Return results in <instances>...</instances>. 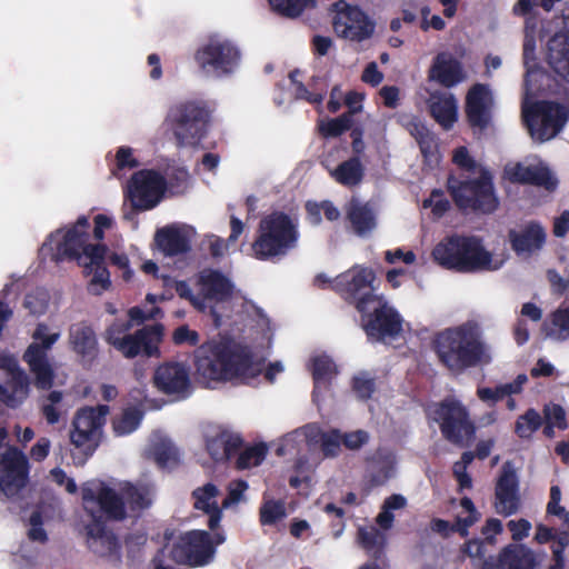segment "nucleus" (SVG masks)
Wrapping results in <instances>:
<instances>
[{"label":"nucleus","mask_w":569,"mask_h":569,"mask_svg":"<svg viewBox=\"0 0 569 569\" xmlns=\"http://www.w3.org/2000/svg\"><path fill=\"white\" fill-rule=\"evenodd\" d=\"M431 347L438 362L452 376L492 361L490 347L483 341L478 325L471 321L437 332Z\"/></svg>","instance_id":"nucleus-1"},{"label":"nucleus","mask_w":569,"mask_h":569,"mask_svg":"<svg viewBox=\"0 0 569 569\" xmlns=\"http://www.w3.org/2000/svg\"><path fill=\"white\" fill-rule=\"evenodd\" d=\"M194 366L199 376L216 381H247L261 372L248 347L231 339L209 340L194 351Z\"/></svg>","instance_id":"nucleus-2"},{"label":"nucleus","mask_w":569,"mask_h":569,"mask_svg":"<svg viewBox=\"0 0 569 569\" xmlns=\"http://www.w3.org/2000/svg\"><path fill=\"white\" fill-rule=\"evenodd\" d=\"M298 222L283 211L274 210L263 216L251 243L252 257L260 261H273L287 256L298 244Z\"/></svg>","instance_id":"nucleus-3"},{"label":"nucleus","mask_w":569,"mask_h":569,"mask_svg":"<svg viewBox=\"0 0 569 569\" xmlns=\"http://www.w3.org/2000/svg\"><path fill=\"white\" fill-rule=\"evenodd\" d=\"M431 254L442 268L461 273L489 270L492 262L491 253L475 236H448L436 244Z\"/></svg>","instance_id":"nucleus-4"},{"label":"nucleus","mask_w":569,"mask_h":569,"mask_svg":"<svg viewBox=\"0 0 569 569\" xmlns=\"http://www.w3.org/2000/svg\"><path fill=\"white\" fill-rule=\"evenodd\" d=\"M211 112L206 100H182L169 108L164 124L172 131L178 147L194 146L204 138Z\"/></svg>","instance_id":"nucleus-5"},{"label":"nucleus","mask_w":569,"mask_h":569,"mask_svg":"<svg viewBox=\"0 0 569 569\" xmlns=\"http://www.w3.org/2000/svg\"><path fill=\"white\" fill-rule=\"evenodd\" d=\"M447 189L457 208L463 212L491 214L499 207L492 174L487 169H481L476 179L460 180L449 176Z\"/></svg>","instance_id":"nucleus-6"},{"label":"nucleus","mask_w":569,"mask_h":569,"mask_svg":"<svg viewBox=\"0 0 569 569\" xmlns=\"http://www.w3.org/2000/svg\"><path fill=\"white\" fill-rule=\"evenodd\" d=\"M431 419L438 423L442 437L458 447H467L476 436V426L468 408L456 397L448 396L430 408Z\"/></svg>","instance_id":"nucleus-7"},{"label":"nucleus","mask_w":569,"mask_h":569,"mask_svg":"<svg viewBox=\"0 0 569 569\" xmlns=\"http://www.w3.org/2000/svg\"><path fill=\"white\" fill-rule=\"evenodd\" d=\"M32 342L22 355L23 362L28 366L33 377V386L38 390L48 391L54 385L56 370L49 358V351L60 339V332H49V326L39 322L32 335Z\"/></svg>","instance_id":"nucleus-8"},{"label":"nucleus","mask_w":569,"mask_h":569,"mask_svg":"<svg viewBox=\"0 0 569 569\" xmlns=\"http://www.w3.org/2000/svg\"><path fill=\"white\" fill-rule=\"evenodd\" d=\"M376 281L372 268L355 264L333 279L332 290L357 311H366L367 306L381 295Z\"/></svg>","instance_id":"nucleus-9"},{"label":"nucleus","mask_w":569,"mask_h":569,"mask_svg":"<svg viewBox=\"0 0 569 569\" xmlns=\"http://www.w3.org/2000/svg\"><path fill=\"white\" fill-rule=\"evenodd\" d=\"M190 530L181 535L170 549V558L177 565L191 568L209 565L216 555L217 546L226 540L221 531Z\"/></svg>","instance_id":"nucleus-10"},{"label":"nucleus","mask_w":569,"mask_h":569,"mask_svg":"<svg viewBox=\"0 0 569 569\" xmlns=\"http://www.w3.org/2000/svg\"><path fill=\"white\" fill-rule=\"evenodd\" d=\"M193 59L203 74L224 78L238 68L241 52L231 40L214 34L196 49Z\"/></svg>","instance_id":"nucleus-11"},{"label":"nucleus","mask_w":569,"mask_h":569,"mask_svg":"<svg viewBox=\"0 0 569 569\" xmlns=\"http://www.w3.org/2000/svg\"><path fill=\"white\" fill-rule=\"evenodd\" d=\"M29 481V462L24 453L16 447H9L0 456V500L9 503L7 509L17 512L13 502L21 499V491Z\"/></svg>","instance_id":"nucleus-12"},{"label":"nucleus","mask_w":569,"mask_h":569,"mask_svg":"<svg viewBox=\"0 0 569 569\" xmlns=\"http://www.w3.org/2000/svg\"><path fill=\"white\" fill-rule=\"evenodd\" d=\"M523 120L531 137L545 142L562 131L569 120V106L552 100L537 101L523 111Z\"/></svg>","instance_id":"nucleus-13"},{"label":"nucleus","mask_w":569,"mask_h":569,"mask_svg":"<svg viewBox=\"0 0 569 569\" xmlns=\"http://www.w3.org/2000/svg\"><path fill=\"white\" fill-rule=\"evenodd\" d=\"M369 341H383L386 338H396L402 331L403 319L392 307L385 295H380L375 302L367 306L366 311H358Z\"/></svg>","instance_id":"nucleus-14"},{"label":"nucleus","mask_w":569,"mask_h":569,"mask_svg":"<svg viewBox=\"0 0 569 569\" xmlns=\"http://www.w3.org/2000/svg\"><path fill=\"white\" fill-rule=\"evenodd\" d=\"M167 189L166 178L157 170L142 169L134 172L128 183V198L133 209H153Z\"/></svg>","instance_id":"nucleus-15"},{"label":"nucleus","mask_w":569,"mask_h":569,"mask_svg":"<svg viewBox=\"0 0 569 569\" xmlns=\"http://www.w3.org/2000/svg\"><path fill=\"white\" fill-rule=\"evenodd\" d=\"M108 412L109 407L107 405L83 407L77 411L72 420L70 441L76 448L81 449L86 456H91L96 450V437L104 425Z\"/></svg>","instance_id":"nucleus-16"},{"label":"nucleus","mask_w":569,"mask_h":569,"mask_svg":"<svg viewBox=\"0 0 569 569\" xmlns=\"http://www.w3.org/2000/svg\"><path fill=\"white\" fill-rule=\"evenodd\" d=\"M331 11L335 12L332 27L338 37L361 41L372 36L375 26L359 7L338 0L331 4Z\"/></svg>","instance_id":"nucleus-17"},{"label":"nucleus","mask_w":569,"mask_h":569,"mask_svg":"<svg viewBox=\"0 0 569 569\" xmlns=\"http://www.w3.org/2000/svg\"><path fill=\"white\" fill-rule=\"evenodd\" d=\"M164 327L161 323L143 326L130 333L122 341H118L117 351L126 359L159 358L160 343L163 339Z\"/></svg>","instance_id":"nucleus-18"},{"label":"nucleus","mask_w":569,"mask_h":569,"mask_svg":"<svg viewBox=\"0 0 569 569\" xmlns=\"http://www.w3.org/2000/svg\"><path fill=\"white\" fill-rule=\"evenodd\" d=\"M154 388L167 396L182 400L192 392L190 369L182 362L166 361L160 363L152 376Z\"/></svg>","instance_id":"nucleus-19"},{"label":"nucleus","mask_w":569,"mask_h":569,"mask_svg":"<svg viewBox=\"0 0 569 569\" xmlns=\"http://www.w3.org/2000/svg\"><path fill=\"white\" fill-rule=\"evenodd\" d=\"M81 495L83 502L97 503L107 519L122 521L127 518L126 502L122 493L119 495L104 482H88L83 485Z\"/></svg>","instance_id":"nucleus-20"},{"label":"nucleus","mask_w":569,"mask_h":569,"mask_svg":"<svg viewBox=\"0 0 569 569\" xmlns=\"http://www.w3.org/2000/svg\"><path fill=\"white\" fill-rule=\"evenodd\" d=\"M493 99L488 86L473 84L467 92L465 113L471 129L483 131L492 122Z\"/></svg>","instance_id":"nucleus-21"},{"label":"nucleus","mask_w":569,"mask_h":569,"mask_svg":"<svg viewBox=\"0 0 569 569\" xmlns=\"http://www.w3.org/2000/svg\"><path fill=\"white\" fill-rule=\"evenodd\" d=\"M495 507L505 517L515 515L520 508L519 479L510 461H506L500 470L495 489Z\"/></svg>","instance_id":"nucleus-22"},{"label":"nucleus","mask_w":569,"mask_h":569,"mask_svg":"<svg viewBox=\"0 0 569 569\" xmlns=\"http://www.w3.org/2000/svg\"><path fill=\"white\" fill-rule=\"evenodd\" d=\"M90 223L86 216H80L77 221L67 229L62 241L57 246L53 254L56 262L68 260H80L82 252L90 239Z\"/></svg>","instance_id":"nucleus-23"},{"label":"nucleus","mask_w":569,"mask_h":569,"mask_svg":"<svg viewBox=\"0 0 569 569\" xmlns=\"http://www.w3.org/2000/svg\"><path fill=\"white\" fill-rule=\"evenodd\" d=\"M68 342L70 349L83 363L91 365L98 358V337L92 326L87 321H80L70 326Z\"/></svg>","instance_id":"nucleus-24"},{"label":"nucleus","mask_w":569,"mask_h":569,"mask_svg":"<svg viewBox=\"0 0 569 569\" xmlns=\"http://www.w3.org/2000/svg\"><path fill=\"white\" fill-rule=\"evenodd\" d=\"M89 549L100 557L112 556L120 549L118 537L107 528L101 517L92 515L86 526Z\"/></svg>","instance_id":"nucleus-25"},{"label":"nucleus","mask_w":569,"mask_h":569,"mask_svg":"<svg viewBox=\"0 0 569 569\" xmlns=\"http://www.w3.org/2000/svg\"><path fill=\"white\" fill-rule=\"evenodd\" d=\"M508 238L512 250L518 256L532 254L543 247L547 233L538 221H530L520 230H509Z\"/></svg>","instance_id":"nucleus-26"},{"label":"nucleus","mask_w":569,"mask_h":569,"mask_svg":"<svg viewBox=\"0 0 569 569\" xmlns=\"http://www.w3.org/2000/svg\"><path fill=\"white\" fill-rule=\"evenodd\" d=\"M200 296L203 302H223L232 296L233 286L231 281L219 270H203L198 280Z\"/></svg>","instance_id":"nucleus-27"},{"label":"nucleus","mask_w":569,"mask_h":569,"mask_svg":"<svg viewBox=\"0 0 569 569\" xmlns=\"http://www.w3.org/2000/svg\"><path fill=\"white\" fill-rule=\"evenodd\" d=\"M429 79L445 88H452L465 79L462 66L449 52H439L430 67Z\"/></svg>","instance_id":"nucleus-28"},{"label":"nucleus","mask_w":569,"mask_h":569,"mask_svg":"<svg viewBox=\"0 0 569 569\" xmlns=\"http://www.w3.org/2000/svg\"><path fill=\"white\" fill-rule=\"evenodd\" d=\"M242 446V437L224 428H218V430L212 436L207 437L206 440L207 451L217 462L231 459L240 451Z\"/></svg>","instance_id":"nucleus-29"},{"label":"nucleus","mask_w":569,"mask_h":569,"mask_svg":"<svg viewBox=\"0 0 569 569\" xmlns=\"http://www.w3.org/2000/svg\"><path fill=\"white\" fill-rule=\"evenodd\" d=\"M219 493L218 487L212 482L196 488L191 493L193 508L209 516L208 527L211 531L220 527L222 519V505L219 506L216 500Z\"/></svg>","instance_id":"nucleus-30"},{"label":"nucleus","mask_w":569,"mask_h":569,"mask_svg":"<svg viewBox=\"0 0 569 569\" xmlns=\"http://www.w3.org/2000/svg\"><path fill=\"white\" fill-rule=\"evenodd\" d=\"M547 61L550 68L569 83V30L556 32L548 41Z\"/></svg>","instance_id":"nucleus-31"},{"label":"nucleus","mask_w":569,"mask_h":569,"mask_svg":"<svg viewBox=\"0 0 569 569\" xmlns=\"http://www.w3.org/2000/svg\"><path fill=\"white\" fill-rule=\"evenodd\" d=\"M346 219L352 232L360 237H368L377 227V217L373 208L368 203L351 199L347 206Z\"/></svg>","instance_id":"nucleus-32"},{"label":"nucleus","mask_w":569,"mask_h":569,"mask_svg":"<svg viewBox=\"0 0 569 569\" xmlns=\"http://www.w3.org/2000/svg\"><path fill=\"white\" fill-rule=\"evenodd\" d=\"M497 569H535L533 551L522 543H509L503 547L495 561Z\"/></svg>","instance_id":"nucleus-33"},{"label":"nucleus","mask_w":569,"mask_h":569,"mask_svg":"<svg viewBox=\"0 0 569 569\" xmlns=\"http://www.w3.org/2000/svg\"><path fill=\"white\" fill-rule=\"evenodd\" d=\"M508 176L509 180L516 183L545 187L548 190L556 187V181L547 167L517 163L508 171Z\"/></svg>","instance_id":"nucleus-34"},{"label":"nucleus","mask_w":569,"mask_h":569,"mask_svg":"<svg viewBox=\"0 0 569 569\" xmlns=\"http://www.w3.org/2000/svg\"><path fill=\"white\" fill-rule=\"evenodd\" d=\"M428 108L430 116L445 129L450 130L458 120L457 100L452 94H431Z\"/></svg>","instance_id":"nucleus-35"},{"label":"nucleus","mask_w":569,"mask_h":569,"mask_svg":"<svg viewBox=\"0 0 569 569\" xmlns=\"http://www.w3.org/2000/svg\"><path fill=\"white\" fill-rule=\"evenodd\" d=\"M154 240L167 257H176L190 251V240L176 227H164L156 232Z\"/></svg>","instance_id":"nucleus-36"},{"label":"nucleus","mask_w":569,"mask_h":569,"mask_svg":"<svg viewBox=\"0 0 569 569\" xmlns=\"http://www.w3.org/2000/svg\"><path fill=\"white\" fill-rule=\"evenodd\" d=\"M29 377L23 370L7 378L6 383H0V400L10 408H17L29 395Z\"/></svg>","instance_id":"nucleus-37"},{"label":"nucleus","mask_w":569,"mask_h":569,"mask_svg":"<svg viewBox=\"0 0 569 569\" xmlns=\"http://www.w3.org/2000/svg\"><path fill=\"white\" fill-rule=\"evenodd\" d=\"M365 176V169L359 157H351L342 161L331 171V177L345 187L358 186Z\"/></svg>","instance_id":"nucleus-38"},{"label":"nucleus","mask_w":569,"mask_h":569,"mask_svg":"<svg viewBox=\"0 0 569 569\" xmlns=\"http://www.w3.org/2000/svg\"><path fill=\"white\" fill-rule=\"evenodd\" d=\"M358 542L373 560H382L386 537L376 527H360L358 529Z\"/></svg>","instance_id":"nucleus-39"},{"label":"nucleus","mask_w":569,"mask_h":569,"mask_svg":"<svg viewBox=\"0 0 569 569\" xmlns=\"http://www.w3.org/2000/svg\"><path fill=\"white\" fill-rule=\"evenodd\" d=\"M338 373L333 360L323 355L312 359L313 395L320 387L329 388L332 378Z\"/></svg>","instance_id":"nucleus-40"},{"label":"nucleus","mask_w":569,"mask_h":569,"mask_svg":"<svg viewBox=\"0 0 569 569\" xmlns=\"http://www.w3.org/2000/svg\"><path fill=\"white\" fill-rule=\"evenodd\" d=\"M144 412L138 407H128L113 419L112 429L117 436H127L137 430L143 419Z\"/></svg>","instance_id":"nucleus-41"},{"label":"nucleus","mask_w":569,"mask_h":569,"mask_svg":"<svg viewBox=\"0 0 569 569\" xmlns=\"http://www.w3.org/2000/svg\"><path fill=\"white\" fill-rule=\"evenodd\" d=\"M121 492L126 505H128L132 511L144 510L151 505L149 492L144 488L127 483L121 488Z\"/></svg>","instance_id":"nucleus-42"},{"label":"nucleus","mask_w":569,"mask_h":569,"mask_svg":"<svg viewBox=\"0 0 569 569\" xmlns=\"http://www.w3.org/2000/svg\"><path fill=\"white\" fill-rule=\"evenodd\" d=\"M273 12L280 17L296 19L302 14L308 3L315 6L312 0H268Z\"/></svg>","instance_id":"nucleus-43"},{"label":"nucleus","mask_w":569,"mask_h":569,"mask_svg":"<svg viewBox=\"0 0 569 569\" xmlns=\"http://www.w3.org/2000/svg\"><path fill=\"white\" fill-rule=\"evenodd\" d=\"M267 453L268 448L263 442L248 447L239 453L236 467L239 470L257 467L264 460Z\"/></svg>","instance_id":"nucleus-44"},{"label":"nucleus","mask_w":569,"mask_h":569,"mask_svg":"<svg viewBox=\"0 0 569 569\" xmlns=\"http://www.w3.org/2000/svg\"><path fill=\"white\" fill-rule=\"evenodd\" d=\"M542 425L541 416L535 409H528L516 421L515 432L522 439L530 438Z\"/></svg>","instance_id":"nucleus-45"},{"label":"nucleus","mask_w":569,"mask_h":569,"mask_svg":"<svg viewBox=\"0 0 569 569\" xmlns=\"http://www.w3.org/2000/svg\"><path fill=\"white\" fill-rule=\"evenodd\" d=\"M520 392V387L515 383L499 385L495 388L482 387L477 389L478 398L483 402L496 403L507 396Z\"/></svg>","instance_id":"nucleus-46"},{"label":"nucleus","mask_w":569,"mask_h":569,"mask_svg":"<svg viewBox=\"0 0 569 569\" xmlns=\"http://www.w3.org/2000/svg\"><path fill=\"white\" fill-rule=\"evenodd\" d=\"M349 129H352V119L350 118V113H342L341 116L335 119H329L319 126V132L325 138L339 137Z\"/></svg>","instance_id":"nucleus-47"},{"label":"nucleus","mask_w":569,"mask_h":569,"mask_svg":"<svg viewBox=\"0 0 569 569\" xmlns=\"http://www.w3.org/2000/svg\"><path fill=\"white\" fill-rule=\"evenodd\" d=\"M154 461L160 468L176 463L179 459L178 449L170 441H160L152 446Z\"/></svg>","instance_id":"nucleus-48"},{"label":"nucleus","mask_w":569,"mask_h":569,"mask_svg":"<svg viewBox=\"0 0 569 569\" xmlns=\"http://www.w3.org/2000/svg\"><path fill=\"white\" fill-rule=\"evenodd\" d=\"M49 293L43 290L37 288L31 292L27 293L23 300V307L29 310L31 315H43L49 306Z\"/></svg>","instance_id":"nucleus-49"},{"label":"nucleus","mask_w":569,"mask_h":569,"mask_svg":"<svg viewBox=\"0 0 569 569\" xmlns=\"http://www.w3.org/2000/svg\"><path fill=\"white\" fill-rule=\"evenodd\" d=\"M84 273H92V278L89 283V290L94 295H100L103 290H108L111 287L110 272L104 264L93 266L92 269H88Z\"/></svg>","instance_id":"nucleus-50"},{"label":"nucleus","mask_w":569,"mask_h":569,"mask_svg":"<svg viewBox=\"0 0 569 569\" xmlns=\"http://www.w3.org/2000/svg\"><path fill=\"white\" fill-rule=\"evenodd\" d=\"M63 395L59 390H53L46 396L41 405V413L49 425H56L60 420V410L57 408L62 401Z\"/></svg>","instance_id":"nucleus-51"},{"label":"nucleus","mask_w":569,"mask_h":569,"mask_svg":"<svg viewBox=\"0 0 569 569\" xmlns=\"http://www.w3.org/2000/svg\"><path fill=\"white\" fill-rule=\"evenodd\" d=\"M551 541H553V545L551 546L553 563L549 569H563L565 550L569 546V532L562 531L560 533H555V538Z\"/></svg>","instance_id":"nucleus-52"},{"label":"nucleus","mask_w":569,"mask_h":569,"mask_svg":"<svg viewBox=\"0 0 569 569\" xmlns=\"http://www.w3.org/2000/svg\"><path fill=\"white\" fill-rule=\"evenodd\" d=\"M131 328V321H113L106 329L104 339L107 343L117 350L118 341L126 339V337L130 335L129 331Z\"/></svg>","instance_id":"nucleus-53"},{"label":"nucleus","mask_w":569,"mask_h":569,"mask_svg":"<svg viewBox=\"0 0 569 569\" xmlns=\"http://www.w3.org/2000/svg\"><path fill=\"white\" fill-rule=\"evenodd\" d=\"M460 551L469 557L472 562L478 561L482 565L485 561H493L491 557L486 558V542L481 539L473 538L466 541Z\"/></svg>","instance_id":"nucleus-54"},{"label":"nucleus","mask_w":569,"mask_h":569,"mask_svg":"<svg viewBox=\"0 0 569 569\" xmlns=\"http://www.w3.org/2000/svg\"><path fill=\"white\" fill-rule=\"evenodd\" d=\"M284 517V508L281 501L269 500L260 508L261 525H273Z\"/></svg>","instance_id":"nucleus-55"},{"label":"nucleus","mask_w":569,"mask_h":569,"mask_svg":"<svg viewBox=\"0 0 569 569\" xmlns=\"http://www.w3.org/2000/svg\"><path fill=\"white\" fill-rule=\"evenodd\" d=\"M341 443L342 433L338 429H332L321 436V450L326 457L338 456Z\"/></svg>","instance_id":"nucleus-56"},{"label":"nucleus","mask_w":569,"mask_h":569,"mask_svg":"<svg viewBox=\"0 0 569 569\" xmlns=\"http://www.w3.org/2000/svg\"><path fill=\"white\" fill-rule=\"evenodd\" d=\"M352 390L360 400H368L371 398L376 390L375 379L368 377L366 373L355 376L352 378Z\"/></svg>","instance_id":"nucleus-57"},{"label":"nucleus","mask_w":569,"mask_h":569,"mask_svg":"<svg viewBox=\"0 0 569 569\" xmlns=\"http://www.w3.org/2000/svg\"><path fill=\"white\" fill-rule=\"evenodd\" d=\"M174 290L181 299L188 300L198 311H204L207 309L203 297L200 296V292L194 295L187 281H176Z\"/></svg>","instance_id":"nucleus-58"},{"label":"nucleus","mask_w":569,"mask_h":569,"mask_svg":"<svg viewBox=\"0 0 569 569\" xmlns=\"http://www.w3.org/2000/svg\"><path fill=\"white\" fill-rule=\"evenodd\" d=\"M128 317L131 321V326L133 323L136 325H142L147 320H154L157 318L163 317V311L161 308L157 306H152L149 310H144L139 306L132 307L128 310Z\"/></svg>","instance_id":"nucleus-59"},{"label":"nucleus","mask_w":569,"mask_h":569,"mask_svg":"<svg viewBox=\"0 0 569 569\" xmlns=\"http://www.w3.org/2000/svg\"><path fill=\"white\" fill-rule=\"evenodd\" d=\"M107 251L108 247L104 243L91 244L88 242L82 256L88 258L90 262L84 264V271L91 270L93 266L104 264Z\"/></svg>","instance_id":"nucleus-60"},{"label":"nucleus","mask_w":569,"mask_h":569,"mask_svg":"<svg viewBox=\"0 0 569 569\" xmlns=\"http://www.w3.org/2000/svg\"><path fill=\"white\" fill-rule=\"evenodd\" d=\"M423 207H431L435 216L441 217L450 209V202L441 189H433L430 197L423 201Z\"/></svg>","instance_id":"nucleus-61"},{"label":"nucleus","mask_w":569,"mask_h":569,"mask_svg":"<svg viewBox=\"0 0 569 569\" xmlns=\"http://www.w3.org/2000/svg\"><path fill=\"white\" fill-rule=\"evenodd\" d=\"M29 522L31 527L28 530V538L31 541L46 543L48 541V535L42 527L43 519L41 512L38 510L33 511L30 516Z\"/></svg>","instance_id":"nucleus-62"},{"label":"nucleus","mask_w":569,"mask_h":569,"mask_svg":"<svg viewBox=\"0 0 569 569\" xmlns=\"http://www.w3.org/2000/svg\"><path fill=\"white\" fill-rule=\"evenodd\" d=\"M200 336L196 330L190 329L187 325L178 327L172 333V341L176 346L187 345L189 347L198 346Z\"/></svg>","instance_id":"nucleus-63"},{"label":"nucleus","mask_w":569,"mask_h":569,"mask_svg":"<svg viewBox=\"0 0 569 569\" xmlns=\"http://www.w3.org/2000/svg\"><path fill=\"white\" fill-rule=\"evenodd\" d=\"M247 489V481L242 479L232 481L228 487V495L222 501V508L227 509L232 505L238 503Z\"/></svg>","instance_id":"nucleus-64"}]
</instances>
